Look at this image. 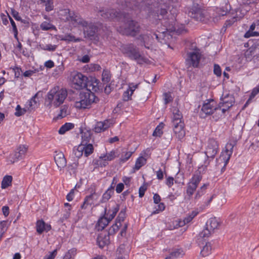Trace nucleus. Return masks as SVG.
Wrapping results in <instances>:
<instances>
[{"instance_id": "1", "label": "nucleus", "mask_w": 259, "mask_h": 259, "mask_svg": "<svg viewBox=\"0 0 259 259\" xmlns=\"http://www.w3.org/2000/svg\"><path fill=\"white\" fill-rule=\"evenodd\" d=\"M167 14V11L163 8V20L166 19L164 22V26L165 27L166 31H163V39H165L166 36L168 38L169 36L171 38L172 37L171 34L168 35V32H176V34L180 35L186 32L183 25H182L181 27L175 26L176 16L174 13H170V15H168V18H166V16Z\"/></svg>"}, {"instance_id": "2", "label": "nucleus", "mask_w": 259, "mask_h": 259, "mask_svg": "<svg viewBox=\"0 0 259 259\" xmlns=\"http://www.w3.org/2000/svg\"><path fill=\"white\" fill-rule=\"evenodd\" d=\"M67 91L65 89L56 85L48 93L46 101L49 102L47 106L51 107L53 105L58 107L64 103L67 96Z\"/></svg>"}, {"instance_id": "3", "label": "nucleus", "mask_w": 259, "mask_h": 259, "mask_svg": "<svg viewBox=\"0 0 259 259\" xmlns=\"http://www.w3.org/2000/svg\"><path fill=\"white\" fill-rule=\"evenodd\" d=\"M120 50L126 57L136 61L138 64H149L150 62L148 59L141 55L139 49L132 44L122 45Z\"/></svg>"}, {"instance_id": "4", "label": "nucleus", "mask_w": 259, "mask_h": 259, "mask_svg": "<svg viewBox=\"0 0 259 259\" xmlns=\"http://www.w3.org/2000/svg\"><path fill=\"white\" fill-rule=\"evenodd\" d=\"M99 101V98L95 95L94 93L81 92L77 100L75 103V106L80 109L88 108L91 104L97 103Z\"/></svg>"}, {"instance_id": "5", "label": "nucleus", "mask_w": 259, "mask_h": 259, "mask_svg": "<svg viewBox=\"0 0 259 259\" xmlns=\"http://www.w3.org/2000/svg\"><path fill=\"white\" fill-rule=\"evenodd\" d=\"M219 151V145L218 142L214 139H209L208 145L205 151L207 159L204 161L203 170H204L209 164L211 160L213 159Z\"/></svg>"}, {"instance_id": "6", "label": "nucleus", "mask_w": 259, "mask_h": 259, "mask_svg": "<svg viewBox=\"0 0 259 259\" xmlns=\"http://www.w3.org/2000/svg\"><path fill=\"white\" fill-rule=\"evenodd\" d=\"M202 168H203V166L199 167L187 184L186 193L189 198L192 196L202 179L200 172Z\"/></svg>"}, {"instance_id": "7", "label": "nucleus", "mask_w": 259, "mask_h": 259, "mask_svg": "<svg viewBox=\"0 0 259 259\" xmlns=\"http://www.w3.org/2000/svg\"><path fill=\"white\" fill-rule=\"evenodd\" d=\"M75 21L77 23V26H79L83 27L85 37L92 39L94 37L97 31V27L92 23H89L81 18L75 19Z\"/></svg>"}, {"instance_id": "8", "label": "nucleus", "mask_w": 259, "mask_h": 259, "mask_svg": "<svg viewBox=\"0 0 259 259\" xmlns=\"http://www.w3.org/2000/svg\"><path fill=\"white\" fill-rule=\"evenodd\" d=\"M205 12L198 4H194L188 12V15L196 21L206 23L208 20Z\"/></svg>"}, {"instance_id": "9", "label": "nucleus", "mask_w": 259, "mask_h": 259, "mask_svg": "<svg viewBox=\"0 0 259 259\" xmlns=\"http://www.w3.org/2000/svg\"><path fill=\"white\" fill-rule=\"evenodd\" d=\"M120 29L123 34L134 36L139 31L140 27L137 22L128 20Z\"/></svg>"}, {"instance_id": "10", "label": "nucleus", "mask_w": 259, "mask_h": 259, "mask_svg": "<svg viewBox=\"0 0 259 259\" xmlns=\"http://www.w3.org/2000/svg\"><path fill=\"white\" fill-rule=\"evenodd\" d=\"M215 104L216 103L213 99L207 100V102L204 103L200 113L201 117L204 118L206 115L213 114L214 111L219 109Z\"/></svg>"}, {"instance_id": "11", "label": "nucleus", "mask_w": 259, "mask_h": 259, "mask_svg": "<svg viewBox=\"0 0 259 259\" xmlns=\"http://www.w3.org/2000/svg\"><path fill=\"white\" fill-rule=\"evenodd\" d=\"M60 16L62 17L61 19L65 21H70L74 26H77V23L75 21V19L81 18L73 12H70L69 9L61 10Z\"/></svg>"}, {"instance_id": "12", "label": "nucleus", "mask_w": 259, "mask_h": 259, "mask_svg": "<svg viewBox=\"0 0 259 259\" xmlns=\"http://www.w3.org/2000/svg\"><path fill=\"white\" fill-rule=\"evenodd\" d=\"M88 77L83 75L82 73L77 72L72 76V82L77 86L76 89H80L85 88L87 86V80Z\"/></svg>"}, {"instance_id": "13", "label": "nucleus", "mask_w": 259, "mask_h": 259, "mask_svg": "<svg viewBox=\"0 0 259 259\" xmlns=\"http://www.w3.org/2000/svg\"><path fill=\"white\" fill-rule=\"evenodd\" d=\"M188 55V58L187 60L188 63L193 67H197L200 62L201 54L198 51H196L190 52Z\"/></svg>"}, {"instance_id": "14", "label": "nucleus", "mask_w": 259, "mask_h": 259, "mask_svg": "<svg viewBox=\"0 0 259 259\" xmlns=\"http://www.w3.org/2000/svg\"><path fill=\"white\" fill-rule=\"evenodd\" d=\"M221 102L218 105V108L221 109L222 107H225L230 109L234 104L235 100L232 95H227L224 97H221Z\"/></svg>"}, {"instance_id": "15", "label": "nucleus", "mask_w": 259, "mask_h": 259, "mask_svg": "<svg viewBox=\"0 0 259 259\" xmlns=\"http://www.w3.org/2000/svg\"><path fill=\"white\" fill-rule=\"evenodd\" d=\"M99 80L95 78H88V80H87V86L85 87V88L87 89V92H98L100 90V87L99 86Z\"/></svg>"}, {"instance_id": "16", "label": "nucleus", "mask_w": 259, "mask_h": 259, "mask_svg": "<svg viewBox=\"0 0 259 259\" xmlns=\"http://www.w3.org/2000/svg\"><path fill=\"white\" fill-rule=\"evenodd\" d=\"M174 132L176 136L180 139H182L185 135V131L184 130V123L183 121H179V123L173 124Z\"/></svg>"}, {"instance_id": "17", "label": "nucleus", "mask_w": 259, "mask_h": 259, "mask_svg": "<svg viewBox=\"0 0 259 259\" xmlns=\"http://www.w3.org/2000/svg\"><path fill=\"white\" fill-rule=\"evenodd\" d=\"M54 160L59 168L61 169L66 165V160L62 152H55Z\"/></svg>"}, {"instance_id": "18", "label": "nucleus", "mask_w": 259, "mask_h": 259, "mask_svg": "<svg viewBox=\"0 0 259 259\" xmlns=\"http://www.w3.org/2000/svg\"><path fill=\"white\" fill-rule=\"evenodd\" d=\"M97 242L100 248H103L110 243L109 236L106 232H102L98 235Z\"/></svg>"}, {"instance_id": "19", "label": "nucleus", "mask_w": 259, "mask_h": 259, "mask_svg": "<svg viewBox=\"0 0 259 259\" xmlns=\"http://www.w3.org/2000/svg\"><path fill=\"white\" fill-rule=\"evenodd\" d=\"M99 15L105 19H112L117 16V12L114 9H105L100 10Z\"/></svg>"}, {"instance_id": "20", "label": "nucleus", "mask_w": 259, "mask_h": 259, "mask_svg": "<svg viewBox=\"0 0 259 259\" xmlns=\"http://www.w3.org/2000/svg\"><path fill=\"white\" fill-rule=\"evenodd\" d=\"M51 229V225L46 224L43 220H40L37 221L36 229L39 234H42L44 231L48 232Z\"/></svg>"}, {"instance_id": "21", "label": "nucleus", "mask_w": 259, "mask_h": 259, "mask_svg": "<svg viewBox=\"0 0 259 259\" xmlns=\"http://www.w3.org/2000/svg\"><path fill=\"white\" fill-rule=\"evenodd\" d=\"M110 124V122L107 120H106L103 122H98L94 128V131L95 132L97 133L104 132L109 127Z\"/></svg>"}, {"instance_id": "22", "label": "nucleus", "mask_w": 259, "mask_h": 259, "mask_svg": "<svg viewBox=\"0 0 259 259\" xmlns=\"http://www.w3.org/2000/svg\"><path fill=\"white\" fill-rule=\"evenodd\" d=\"M34 102V104H32V101L29 102L28 106L23 108H21L20 112H16L15 115L17 116H20L22 115H24L27 112H31L36 107V102Z\"/></svg>"}, {"instance_id": "23", "label": "nucleus", "mask_w": 259, "mask_h": 259, "mask_svg": "<svg viewBox=\"0 0 259 259\" xmlns=\"http://www.w3.org/2000/svg\"><path fill=\"white\" fill-rule=\"evenodd\" d=\"M139 84L134 85V83H131L129 85L130 91L127 90L124 92L123 95V100L124 101H127L131 99V96L133 94L135 90L137 88Z\"/></svg>"}, {"instance_id": "24", "label": "nucleus", "mask_w": 259, "mask_h": 259, "mask_svg": "<svg viewBox=\"0 0 259 259\" xmlns=\"http://www.w3.org/2000/svg\"><path fill=\"white\" fill-rule=\"evenodd\" d=\"M234 145V144L232 143H228L226 145V150L225 151V153L227 156H225V158L224 159L225 161V166L227 164L230 158V157L233 153Z\"/></svg>"}, {"instance_id": "25", "label": "nucleus", "mask_w": 259, "mask_h": 259, "mask_svg": "<svg viewBox=\"0 0 259 259\" xmlns=\"http://www.w3.org/2000/svg\"><path fill=\"white\" fill-rule=\"evenodd\" d=\"M154 202L157 204L158 205L155 207V210L151 212V215L158 213L161 211V205L162 203H159L161 201V197L158 194H154L153 196Z\"/></svg>"}, {"instance_id": "26", "label": "nucleus", "mask_w": 259, "mask_h": 259, "mask_svg": "<svg viewBox=\"0 0 259 259\" xmlns=\"http://www.w3.org/2000/svg\"><path fill=\"white\" fill-rule=\"evenodd\" d=\"M183 255V251L181 249H174L169 253V256H166L165 259H176L177 258L182 256Z\"/></svg>"}, {"instance_id": "27", "label": "nucleus", "mask_w": 259, "mask_h": 259, "mask_svg": "<svg viewBox=\"0 0 259 259\" xmlns=\"http://www.w3.org/2000/svg\"><path fill=\"white\" fill-rule=\"evenodd\" d=\"M13 178L11 176H5L2 181L1 188L3 189L7 188L11 186Z\"/></svg>"}, {"instance_id": "28", "label": "nucleus", "mask_w": 259, "mask_h": 259, "mask_svg": "<svg viewBox=\"0 0 259 259\" xmlns=\"http://www.w3.org/2000/svg\"><path fill=\"white\" fill-rule=\"evenodd\" d=\"M22 158V156L21 155V154H19V153H18V151L16 149L14 153L9 156V157L8 158L7 161L9 164H13L15 161Z\"/></svg>"}, {"instance_id": "29", "label": "nucleus", "mask_w": 259, "mask_h": 259, "mask_svg": "<svg viewBox=\"0 0 259 259\" xmlns=\"http://www.w3.org/2000/svg\"><path fill=\"white\" fill-rule=\"evenodd\" d=\"M81 139L82 141L80 145H84L87 144H89L90 141L91 139V133L89 131L82 132L81 133Z\"/></svg>"}, {"instance_id": "30", "label": "nucleus", "mask_w": 259, "mask_h": 259, "mask_svg": "<svg viewBox=\"0 0 259 259\" xmlns=\"http://www.w3.org/2000/svg\"><path fill=\"white\" fill-rule=\"evenodd\" d=\"M113 193L114 188L111 186L104 193L101 202H105L107 201L111 198Z\"/></svg>"}, {"instance_id": "31", "label": "nucleus", "mask_w": 259, "mask_h": 259, "mask_svg": "<svg viewBox=\"0 0 259 259\" xmlns=\"http://www.w3.org/2000/svg\"><path fill=\"white\" fill-rule=\"evenodd\" d=\"M208 186V184H203L197 191L194 197V199L197 200L203 196L206 192V190Z\"/></svg>"}, {"instance_id": "32", "label": "nucleus", "mask_w": 259, "mask_h": 259, "mask_svg": "<svg viewBox=\"0 0 259 259\" xmlns=\"http://www.w3.org/2000/svg\"><path fill=\"white\" fill-rule=\"evenodd\" d=\"M206 224H208L209 228L212 231L217 229L219 225V223L216 218H210Z\"/></svg>"}, {"instance_id": "33", "label": "nucleus", "mask_w": 259, "mask_h": 259, "mask_svg": "<svg viewBox=\"0 0 259 259\" xmlns=\"http://www.w3.org/2000/svg\"><path fill=\"white\" fill-rule=\"evenodd\" d=\"M211 250V246L210 243L207 242L201 250L200 254L202 256H206L210 253Z\"/></svg>"}, {"instance_id": "34", "label": "nucleus", "mask_w": 259, "mask_h": 259, "mask_svg": "<svg viewBox=\"0 0 259 259\" xmlns=\"http://www.w3.org/2000/svg\"><path fill=\"white\" fill-rule=\"evenodd\" d=\"M110 222L106 217L101 218L98 221V226L97 227V229L102 230Z\"/></svg>"}, {"instance_id": "35", "label": "nucleus", "mask_w": 259, "mask_h": 259, "mask_svg": "<svg viewBox=\"0 0 259 259\" xmlns=\"http://www.w3.org/2000/svg\"><path fill=\"white\" fill-rule=\"evenodd\" d=\"M83 148L84 155L85 157L89 156L94 151V147L92 144L89 143L82 145Z\"/></svg>"}, {"instance_id": "36", "label": "nucleus", "mask_w": 259, "mask_h": 259, "mask_svg": "<svg viewBox=\"0 0 259 259\" xmlns=\"http://www.w3.org/2000/svg\"><path fill=\"white\" fill-rule=\"evenodd\" d=\"M212 232L213 231L209 228L208 224H206L205 228L199 233V236L205 240L210 236Z\"/></svg>"}, {"instance_id": "37", "label": "nucleus", "mask_w": 259, "mask_h": 259, "mask_svg": "<svg viewBox=\"0 0 259 259\" xmlns=\"http://www.w3.org/2000/svg\"><path fill=\"white\" fill-rule=\"evenodd\" d=\"M164 101L165 105L168 104L173 101L175 96L172 92H168L163 94Z\"/></svg>"}, {"instance_id": "38", "label": "nucleus", "mask_w": 259, "mask_h": 259, "mask_svg": "<svg viewBox=\"0 0 259 259\" xmlns=\"http://www.w3.org/2000/svg\"><path fill=\"white\" fill-rule=\"evenodd\" d=\"M146 163V159L144 157L141 156L139 157L136 162L134 167L135 170H139L142 166L145 165Z\"/></svg>"}, {"instance_id": "39", "label": "nucleus", "mask_w": 259, "mask_h": 259, "mask_svg": "<svg viewBox=\"0 0 259 259\" xmlns=\"http://www.w3.org/2000/svg\"><path fill=\"white\" fill-rule=\"evenodd\" d=\"M74 127V124L72 123H66L62 125L59 130L60 134H64L66 132L72 129Z\"/></svg>"}, {"instance_id": "40", "label": "nucleus", "mask_w": 259, "mask_h": 259, "mask_svg": "<svg viewBox=\"0 0 259 259\" xmlns=\"http://www.w3.org/2000/svg\"><path fill=\"white\" fill-rule=\"evenodd\" d=\"M41 4H44L47 12L52 11L54 8L53 0H40Z\"/></svg>"}, {"instance_id": "41", "label": "nucleus", "mask_w": 259, "mask_h": 259, "mask_svg": "<svg viewBox=\"0 0 259 259\" xmlns=\"http://www.w3.org/2000/svg\"><path fill=\"white\" fill-rule=\"evenodd\" d=\"M130 246L128 243L126 244H121L118 248L117 250V251L119 252V253L122 254H126L130 251Z\"/></svg>"}, {"instance_id": "42", "label": "nucleus", "mask_w": 259, "mask_h": 259, "mask_svg": "<svg viewBox=\"0 0 259 259\" xmlns=\"http://www.w3.org/2000/svg\"><path fill=\"white\" fill-rule=\"evenodd\" d=\"M255 51V48L253 47H250L247 49L245 53V57L246 59L251 60L252 58H253Z\"/></svg>"}, {"instance_id": "43", "label": "nucleus", "mask_w": 259, "mask_h": 259, "mask_svg": "<svg viewBox=\"0 0 259 259\" xmlns=\"http://www.w3.org/2000/svg\"><path fill=\"white\" fill-rule=\"evenodd\" d=\"M116 157V152L115 151H112L110 153L107 154L106 155H104L103 156H101L100 158L104 160H112Z\"/></svg>"}, {"instance_id": "44", "label": "nucleus", "mask_w": 259, "mask_h": 259, "mask_svg": "<svg viewBox=\"0 0 259 259\" xmlns=\"http://www.w3.org/2000/svg\"><path fill=\"white\" fill-rule=\"evenodd\" d=\"M40 28L42 30H49L54 29L55 27L50 23L44 22L40 24Z\"/></svg>"}, {"instance_id": "45", "label": "nucleus", "mask_w": 259, "mask_h": 259, "mask_svg": "<svg viewBox=\"0 0 259 259\" xmlns=\"http://www.w3.org/2000/svg\"><path fill=\"white\" fill-rule=\"evenodd\" d=\"M178 222L179 221L176 220L175 222H170L166 223L165 229L172 230L175 228H178V225L177 224Z\"/></svg>"}, {"instance_id": "46", "label": "nucleus", "mask_w": 259, "mask_h": 259, "mask_svg": "<svg viewBox=\"0 0 259 259\" xmlns=\"http://www.w3.org/2000/svg\"><path fill=\"white\" fill-rule=\"evenodd\" d=\"M76 249L72 248L68 251L64 255L63 259H73L74 256L76 254Z\"/></svg>"}, {"instance_id": "47", "label": "nucleus", "mask_w": 259, "mask_h": 259, "mask_svg": "<svg viewBox=\"0 0 259 259\" xmlns=\"http://www.w3.org/2000/svg\"><path fill=\"white\" fill-rule=\"evenodd\" d=\"M120 224H113L109 229L107 233L108 236L112 235L114 234L116 231H117L119 228Z\"/></svg>"}, {"instance_id": "48", "label": "nucleus", "mask_w": 259, "mask_h": 259, "mask_svg": "<svg viewBox=\"0 0 259 259\" xmlns=\"http://www.w3.org/2000/svg\"><path fill=\"white\" fill-rule=\"evenodd\" d=\"M8 226V222L7 221H0V234L3 235V234L6 232Z\"/></svg>"}, {"instance_id": "49", "label": "nucleus", "mask_w": 259, "mask_h": 259, "mask_svg": "<svg viewBox=\"0 0 259 259\" xmlns=\"http://www.w3.org/2000/svg\"><path fill=\"white\" fill-rule=\"evenodd\" d=\"M40 46L42 50L49 51H54L57 48L56 45H52L51 44L42 45Z\"/></svg>"}, {"instance_id": "50", "label": "nucleus", "mask_w": 259, "mask_h": 259, "mask_svg": "<svg viewBox=\"0 0 259 259\" xmlns=\"http://www.w3.org/2000/svg\"><path fill=\"white\" fill-rule=\"evenodd\" d=\"M62 40L68 41H80L79 38L76 39L75 36L69 34H66L64 36V37L62 38Z\"/></svg>"}, {"instance_id": "51", "label": "nucleus", "mask_w": 259, "mask_h": 259, "mask_svg": "<svg viewBox=\"0 0 259 259\" xmlns=\"http://www.w3.org/2000/svg\"><path fill=\"white\" fill-rule=\"evenodd\" d=\"M102 81L104 84L108 83L110 80V75L108 71L104 70L102 73Z\"/></svg>"}, {"instance_id": "52", "label": "nucleus", "mask_w": 259, "mask_h": 259, "mask_svg": "<svg viewBox=\"0 0 259 259\" xmlns=\"http://www.w3.org/2000/svg\"><path fill=\"white\" fill-rule=\"evenodd\" d=\"M83 148L82 145H79L76 150H74V155L77 158L81 157L83 152Z\"/></svg>"}, {"instance_id": "53", "label": "nucleus", "mask_w": 259, "mask_h": 259, "mask_svg": "<svg viewBox=\"0 0 259 259\" xmlns=\"http://www.w3.org/2000/svg\"><path fill=\"white\" fill-rule=\"evenodd\" d=\"M192 218L190 215H188L186 217L183 221L179 220L178 227H182L184 226L186 224L189 223L192 220Z\"/></svg>"}, {"instance_id": "54", "label": "nucleus", "mask_w": 259, "mask_h": 259, "mask_svg": "<svg viewBox=\"0 0 259 259\" xmlns=\"http://www.w3.org/2000/svg\"><path fill=\"white\" fill-rule=\"evenodd\" d=\"M162 134V122L160 123L159 125L156 127L155 131L153 133V136L160 137Z\"/></svg>"}, {"instance_id": "55", "label": "nucleus", "mask_w": 259, "mask_h": 259, "mask_svg": "<svg viewBox=\"0 0 259 259\" xmlns=\"http://www.w3.org/2000/svg\"><path fill=\"white\" fill-rule=\"evenodd\" d=\"M27 149L28 148L26 146L20 145L17 148V150L18 151L19 154H21V155L23 156L26 154Z\"/></svg>"}, {"instance_id": "56", "label": "nucleus", "mask_w": 259, "mask_h": 259, "mask_svg": "<svg viewBox=\"0 0 259 259\" xmlns=\"http://www.w3.org/2000/svg\"><path fill=\"white\" fill-rule=\"evenodd\" d=\"M213 73L217 76H221L222 75V70L218 64H215L213 66Z\"/></svg>"}, {"instance_id": "57", "label": "nucleus", "mask_w": 259, "mask_h": 259, "mask_svg": "<svg viewBox=\"0 0 259 259\" xmlns=\"http://www.w3.org/2000/svg\"><path fill=\"white\" fill-rule=\"evenodd\" d=\"M132 154H133L132 152H130V151L126 152L124 155H122V156L120 158V161L123 162L126 161L131 157Z\"/></svg>"}, {"instance_id": "58", "label": "nucleus", "mask_w": 259, "mask_h": 259, "mask_svg": "<svg viewBox=\"0 0 259 259\" xmlns=\"http://www.w3.org/2000/svg\"><path fill=\"white\" fill-rule=\"evenodd\" d=\"M95 195V192H94L91 195L87 196L84 199L85 203H88L90 204V205H91L93 203V199L94 198V195Z\"/></svg>"}, {"instance_id": "59", "label": "nucleus", "mask_w": 259, "mask_h": 259, "mask_svg": "<svg viewBox=\"0 0 259 259\" xmlns=\"http://www.w3.org/2000/svg\"><path fill=\"white\" fill-rule=\"evenodd\" d=\"M183 116L182 114H178L176 115H173L172 122L173 124L176 123H179V121H182V118Z\"/></svg>"}, {"instance_id": "60", "label": "nucleus", "mask_w": 259, "mask_h": 259, "mask_svg": "<svg viewBox=\"0 0 259 259\" xmlns=\"http://www.w3.org/2000/svg\"><path fill=\"white\" fill-rule=\"evenodd\" d=\"M57 254V249H55L53 251L50 253L49 255H46L44 259H54Z\"/></svg>"}, {"instance_id": "61", "label": "nucleus", "mask_w": 259, "mask_h": 259, "mask_svg": "<svg viewBox=\"0 0 259 259\" xmlns=\"http://www.w3.org/2000/svg\"><path fill=\"white\" fill-rule=\"evenodd\" d=\"M11 14L16 20H22V18L19 15V13L14 9H11Z\"/></svg>"}, {"instance_id": "62", "label": "nucleus", "mask_w": 259, "mask_h": 259, "mask_svg": "<svg viewBox=\"0 0 259 259\" xmlns=\"http://www.w3.org/2000/svg\"><path fill=\"white\" fill-rule=\"evenodd\" d=\"M174 179L172 177H168L166 178L165 184L169 187H171L174 184Z\"/></svg>"}, {"instance_id": "63", "label": "nucleus", "mask_w": 259, "mask_h": 259, "mask_svg": "<svg viewBox=\"0 0 259 259\" xmlns=\"http://www.w3.org/2000/svg\"><path fill=\"white\" fill-rule=\"evenodd\" d=\"M147 190V187L145 186H142L141 187H140V188H139V197H142L144 196V194H145V192Z\"/></svg>"}, {"instance_id": "64", "label": "nucleus", "mask_w": 259, "mask_h": 259, "mask_svg": "<svg viewBox=\"0 0 259 259\" xmlns=\"http://www.w3.org/2000/svg\"><path fill=\"white\" fill-rule=\"evenodd\" d=\"M66 109L65 107L60 110V113L58 114V118H62L66 115Z\"/></svg>"}]
</instances>
